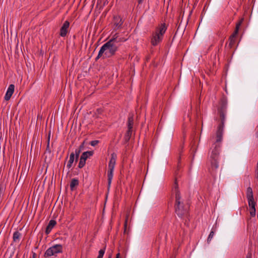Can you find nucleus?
Here are the masks:
<instances>
[{
  "mask_svg": "<svg viewBox=\"0 0 258 258\" xmlns=\"http://www.w3.org/2000/svg\"><path fill=\"white\" fill-rule=\"evenodd\" d=\"M84 145H85V141H84L79 146V147L78 148V149H80V151H82L84 149Z\"/></svg>",
  "mask_w": 258,
  "mask_h": 258,
  "instance_id": "33",
  "label": "nucleus"
},
{
  "mask_svg": "<svg viewBox=\"0 0 258 258\" xmlns=\"http://www.w3.org/2000/svg\"><path fill=\"white\" fill-rule=\"evenodd\" d=\"M134 124V117L133 114H130L128 117L127 120V129L133 130V126Z\"/></svg>",
  "mask_w": 258,
  "mask_h": 258,
  "instance_id": "15",
  "label": "nucleus"
},
{
  "mask_svg": "<svg viewBox=\"0 0 258 258\" xmlns=\"http://www.w3.org/2000/svg\"><path fill=\"white\" fill-rule=\"evenodd\" d=\"M79 157L75 156V161H75V163H76L78 161Z\"/></svg>",
  "mask_w": 258,
  "mask_h": 258,
  "instance_id": "40",
  "label": "nucleus"
},
{
  "mask_svg": "<svg viewBox=\"0 0 258 258\" xmlns=\"http://www.w3.org/2000/svg\"><path fill=\"white\" fill-rule=\"evenodd\" d=\"M238 32L239 31H238L237 30H235L234 31L233 33H232V34L230 36V38L232 39H235V38L237 37L238 34Z\"/></svg>",
  "mask_w": 258,
  "mask_h": 258,
  "instance_id": "29",
  "label": "nucleus"
},
{
  "mask_svg": "<svg viewBox=\"0 0 258 258\" xmlns=\"http://www.w3.org/2000/svg\"><path fill=\"white\" fill-rule=\"evenodd\" d=\"M216 138H217V136H216ZM221 140L220 141H218L217 139H216V143H215L211 147L212 152L210 156L211 166L209 168V171L213 176H215L216 170L218 168L217 160L218 159L220 148V143Z\"/></svg>",
  "mask_w": 258,
  "mask_h": 258,
  "instance_id": "2",
  "label": "nucleus"
},
{
  "mask_svg": "<svg viewBox=\"0 0 258 258\" xmlns=\"http://www.w3.org/2000/svg\"><path fill=\"white\" fill-rule=\"evenodd\" d=\"M111 159L108 164V170L107 173L108 176V187L110 186L111 181L113 178V172L116 163L117 156L113 153L111 154Z\"/></svg>",
  "mask_w": 258,
  "mask_h": 258,
  "instance_id": "5",
  "label": "nucleus"
},
{
  "mask_svg": "<svg viewBox=\"0 0 258 258\" xmlns=\"http://www.w3.org/2000/svg\"><path fill=\"white\" fill-rule=\"evenodd\" d=\"M150 58H151L150 55L147 56L146 57V61H149V59H150Z\"/></svg>",
  "mask_w": 258,
  "mask_h": 258,
  "instance_id": "39",
  "label": "nucleus"
},
{
  "mask_svg": "<svg viewBox=\"0 0 258 258\" xmlns=\"http://www.w3.org/2000/svg\"><path fill=\"white\" fill-rule=\"evenodd\" d=\"M173 188L175 192V212L180 218L186 217L188 215L189 206L187 204H184L181 200L176 179L175 180Z\"/></svg>",
  "mask_w": 258,
  "mask_h": 258,
  "instance_id": "1",
  "label": "nucleus"
},
{
  "mask_svg": "<svg viewBox=\"0 0 258 258\" xmlns=\"http://www.w3.org/2000/svg\"><path fill=\"white\" fill-rule=\"evenodd\" d=\"M126 226H127V220H126L125 223H124V232H126Z\"/></svg>",
  "mask_w": 258,
  "mask_h": 258,
  "instance_id": "36",
  "label": "nucleus"
},
{
  "mask_svg": "<svg viewBox=\"0 0 258 258\" xmlns=\"http://www.w3.org/2000/svg\"><path fill=\"white\" fill-rule=\"evenodd\" d=\"M119 37L118 33H115L111 39H114V40L117 39Z\"/></svg>",
  "mask_w": 258,
  "mask_h": 258,
  "instance_id": "35",
  "label": "nucleus"
},
{
  "mask_svg": "<svg viewBox=\"0 0 258 258\" xmlns=\"http://www.w3.org/2000/svg\"><path fill=\"white\" fill-rule=\"evenodd\" d=\"M229 47L231 48L235 43V39H232L229 37Z\"/></svg>",
  "mask_w": 258,
  "mask_h": 258,
  "instance_id": "27",
  "label": "nucleus"
},
{
  "mask_svg": "<svg viewBox=\"0 0 258 258\" xmlns=\"http://www.w3.org/2000/svg\"><path fill=\"white\" fill-rule=\"evenodd\" d=\"M97 112H98V113L101 114L102 113V109H101V108L97 109Z\"/></svg>",
  "mask_w": 258,
  "mask_h": 258,
  "instance_id": "38",
  "label": "nucleus"
},
{
  "mask_svg": "<svg viewBox=\"0 0 258 258\" xmlns=\"http://www.w3.org/2000/svg\"><path fill=\"white\" fill-rule=\"evenodd\" d=\"M94 152L93 151H86L82 153L81 155L80 158H82L83 159L86 161L87 159L93 155Z\"/></svg>",
  "mask_w": 258,
  "mask_h": 258,
  "instance_id": "18",
  "label": "nucleus"
},
{
  "mask_svg": "<svg viewBox=\"0 0 258 258\" xmlns=\"http://www.w3.org/2000/svg\"><path fill=\"white\" fill-rule=\"evenodd\" d=\"M46 151H48L49 153L51 152V151L49 149V137L48 138V143L46 147Z\"/></svg>",
  "mask_w": 258,
  "mask_h": 258,
  "instance_id": "34",
  "label": "nucleus"
},
{
  "mask_svg": "<svg viewBox=\"0 0 258 258\" xmlns=\"http://www.w3.org/2000/svg\"><path fill=\"white\" fill-rule=\"evenodd\" d=\"M167 29V26L166 25L165 23H162L159 26L158 28H156V33H158L159 34H160V35H162L163 36L164 34H165L166 30Z\"/></svg>",
  "mask_w": 258,
  "mask_h": 258,
  "instance_id": "12",
  "label": "nucleus"
},
{
  "mask_svg": "<svg viewBox=\"0 0 258 258\" xmlns=\"http://www.w3.org/2000/svg\"><path fill=\"white\" fill-rule=\"evenodd\" d=\"M226 110V103L222 101L218 111L220 116V123L219 124L217 130V141H220L222 139L223 131L225 119V112Z\"/></svg>",
  "mask_w": 258,
  "mask_h": 258,
  "instance_id": "3",
  "label": "nucleus"
},
{
  "mask_svg": "<svg viewBox=\"0 0 258 258\" xmlns=\"http://www.w3.org/2000/svg\"><path fill=\"white\" fill-rule=\"evenodd\" d=\"M4 193V188L2 185H0V203H1V198L3 195Z\"/></svg>",
  "mask_w": 258,
  "mask_h": 258,
  "instance_id": "30",
  "label": "nucleus"
},
{
  "mask_svg": "<svg viewBox=\"0 0 258 258\" xmlns=\"http://www.w3.org/2000/svg\"><path fill=\"white\" fill-rule=\"evenodd\" d=\"M194 156H195V154H194V155H193V157H192V160H193V159H194Z\"/></svg>",
  "mask_w": 258,
  "mask_h": 258,
  "instance_id": "45",
  "label": "nucleus"
},
{
  "mask_svg": "<svg viewBox=\"0 0 258 258\" xmlns=\"http://www.w3.org/2000/svg\"><path fill=\"white\" fill-rule=\"evenodd\" d=\"M242 21H243V19H242L240 20H239V22H238L236 23V27H235V30H237L238 31H239L240 27V26H241V24L242 23Z\"/></svg>",
  "mask_w": 258,
  "mask_h": 258,
  "instance_id": "28",
  "label": "nucleus"
},
{
  "mask_svg": "<svg viewBox=\"0 0 258 258\" xmlns=\"http://www.w3.org/2000/svg\"><path fill=\"white\" fill-rule=\"evenodd\" d=\"M116 258H120V253H117V254L116 255Z\"/></svg>",
  "mask_w": 258,
  "mask_h": 258,
  "instance_id": "42",
  "label": "nucleus"
},
{
  "mask_svg": "<svg viewBox=\"0 0 258 258\" xmlns=\"http://www.w3.org/2000/svg\"><path fill=\"white\" fill-rule=\"evenodd\" d=\"M56 222L54 220H51L49 221L48 225L47 226L45 230V233L48 234L52 229V228L56 225Z\"/></svg>",
  "mask_w": 258,
  "mask_h": 258,
  "instance_id": "13",
  "label": "nucleus"
},
{
  "mask_svg": "<svg viewBox=\"0 0 258 258\" xmlns=\"http://www.w3.org/2000/svg\"><path fill=\"white\" fill-rule=\"evenodd\" d=\"M97 1H98V3L99 2V3H101V1H102V0H97Z\"/></svg>",
  "mask_w": 258,
  "mask_h": 258,
  "instance_id": "43",
  "label": "nucleus"
},
{
  "mask_svg": "<svg viewBox=\"0 0 258 258\" xmlns=\"http://www.w3.org/2000/svg\"><path fill=\"white\" fill-rule=\"evenodd\" d=\"M132 132H133V130H130L127 129V131H126V132L124 135V140L125 143H127L130 140L132 134Z\"/></svg>",
  "mask_w": 258,
  "mask_h": 258,
  "instance_id": "20",
  "label": "nucleus"
},
{
  "mask_svg": "<svg viewBox=\"0 0 258 258\" xmlns=\"http://www.w3.org/2000/svg\"><path fill=\"white\" fill-rule=\"evenodd\" d=\"M62 252V246L61 244H55L48 248L44 254L45 257L56 256L58 253Z\"/></svg>",
  "mask_w": 258,
  "mask_h": 258,
  "instance_id": "6",
  "label": "nucleus"
},
{
  "mask_svg": "<svg viewBox=\"0 0 258 258\" xmlns=\"http://www.w3.org/2000/svg\"><path fill=\"white\" fill-rule=\"evenodd\" d=\"M108 258H111V254H110Z\"/></svg>",
  "mask_w": 258,
  "mask_h": 258,
  "instance_id": "44",
  "label": "nucleus"
},
{
  "mask_svg": "<svg viewBox=\"0 0 258 258\" xmlns=\"http://www.w3.org/2000/svg\"><path fill=\"white\" fill-rule=\"evenodd\" d=\"M105 47V54L104 56L108 58L115 54L116 52L118 50V47L117 44H115L112 42V40H109L107 42L103 44Z\"/></svg>",
  "mask_w": 258,
  "mask_h": 258,
  "instance_id": "4",
  "label": "nucleus"
},
{
  "mask_svg": "<svg viewBox=\"0 0 258 258\" xmlns=\"http://www.w3.org/2000/svg\"><path fill=\"white\" fill-rule=\"evenodd\" d=\"M163 36L160 35L156 32L153 33L152 37L151 38V44L153 46H156L157 44L161 42L163 39Z\"/></svg>",
  "mask_w": 258,
  "mask_h": 258,
  "instance_id": "7",
  "label": "nucleus"
},
{
  "mask_svg": "<svg viewBox=\"0 0 258 258\" xmlns=\"http://www.w3.org/2000/svg\"><path fill=\"white\" fill-rule=\"evenodd\" d=\"M15 89V86L13 84H11L7 90L6 94L5 96V99L6 101H8L11 98L13 95Z\"/></svg>",
  "mask_w": 258,
  "mask_h": 258,
  "instance_id": "11",
  "label": "nucleus"
},
{
  "mask_svg": "<svg viewBox=\"0 0 258 258\" xmlns=\"http://www.w3.org/2000/svg\"><path fill=\"white\" fill-rule=\"evenodd\" d=\"M81 152V151H80V149H76L75 150V152L74 153L75 156L79 157L80 154Z\"/></svg>",
  "mask_w": 258,
  "mask_h": 258,
  "instance_id": "31",
  "label": "nucleus"
},
{
  "mask_svg": "<svg viewBox=\"0 0 258 258\" xmlns=\"http://www.w3.org/2000/svg\"><path fill=\"white\" fill-rule=\"evenodd\" d=\"M113 22L114 25L117 29L120 28L121 27V26L123 24V21L120 16H114L113 18Z\"/></svg>",
  "mask_w": 258,
  "mask_h": 258,
  "instance_id": "10",
  "label": "nucleus"
},
{
  "mask_svg": "<svg viewBox=\"0 0 258 258\" xmlns=\"http://www.w3.org/2000/svg\"><path fill=\"white\" fill-rule=\"evenodd\" d=\"M69 26L70 22L68 21H66L60 29L59 35L60 36L65 37L67 35Z\"/></svg>",
  "mask_w": 258,
  "mask_h": 258,
  "instance_id": "8",
  "label": "nucleus"
},
{
  "mask_svg": "<svg viewBox=\"0 0 258 258\" xmlns=\"http://www.w3.org/2000/svg\"><path fill=\"white\" fill-rule=\"evenodd\" d=\"M215 232V230L212 229V230L211 231L210 234L209 235V236L207 239V242L209 243L210 241H211L212 239L213 238L214 233Z\"/></svg>",
  "mask_w": 258,
  "mask_h": 258,
  "instance_id": "24",
  "label": "nucleus"
},
{
  "mask_svg": "<svg viewBox=\"0 0 258 258\" xmlns=\"http://www.w3.org/2000/svg\"><path fill=\"white\" fill-rule=\"evenodd\" d=\"M143 2V0H138L139 4H141Z\"/></svg>",
  "mask_w": 258,
  "mask_h": 258,
  "instance_id": "41",
  "label": "nucleus"
},
{
  "mask_svg": "<svg viewBox=\"0 0 258 258\" xmlns=\"http://www.w3.org/2000/svg\"><path fill=\"white\" fill-rule=\"evenodd\" d=\"M180 24H179V25L177 28V30H176L175 33V34L173 37L172 41H173V40L174 39V38H175V37L177 35H178L179 36H182L183 35L184 30H185V28H183V27L180 28Z\"/></svg>",
  "mask_w": 258,
  "mask_h": 258,
  "instance_id": "16",
  "label": "nucleus"
},
{
  "mask_svg": "<svg viewBox=\"0 0 258 258\" xmlns=\"http://www.w3.org/2000/svg\"><path fill=\"white\" fill-rule=\"evenodd\" d=\"M105 47H104L103 45L101 46L100 48V49L98 52V55L95 58V60L97 61L98 59H99L100 58L102 57L103 59H104L105 58H108L107 57H105Z\"/></svg>",
  "mask_w": 258,
  "mask_h": 258,
  "instance_id": "14",
  "label": "nucleus"
},
{
  "mask_svg": "<svg viewBox=\"0 0 258 258\" xmlns=\"http://www.w3.org/2000/svg\"><path fill=\"white\" fill-rule=\"evenodd\" d=\"M79 180L77 179L73 178L70 183V189L72 191L74 190L75 187L79 185Z\"/></svg>",
  "mask_w": 258,
  "mask_h": 258,
  "instance_id": "19",
  "label": "nucleus"
},
{
  "mask_svg": "<svg viewBox=\"0 0 258 258\" xmlns=\"http://www.w3.org/2000/svg\"><path fill=\"white\" fill-rule=\"evenodd\" d=\"M110 40H112V42L115 43L117 44L118 45V47L119 48V46H120V42H124L126 40V39L124 38V37H118L117 39L114 40V39H110Z\"/></svg>",
  "mask_w": 258,
  "mask_h": 258,
  "instance_id": "21",
  "label": "nucleus"
},
{
  "mask_svg": "<svg viewBox=\"0 0 258 258\" xmlns=\"http://www.w3.org/2000/svg\"><path fill=\"white\" fill-rule=\"evenodd\" d=\"M105 249H106V246H105L103 247V248L101 249L99 251V254H98V256L97 258H103V256L104 254L105 253Z\"/></svg>",
  "mask_w": 258,
  "mask_h": 258,
  "instance_id": "26",
  "label": "nucleus"
},
{
  "mask_svg": "<svg viewBox=\"0 0 258 258\" xmlns=\"http://www.w3.org/2000/svg\"><path fill=\"white\" fill-rule=\"evenodd\" d=\"M246 258H251L250 256L249 257L248 256H247Z\"/></svg>",
  "mask_w": 258,
  "mask_h": 258,
  "instance_id": "46",
  "label": "nucleus"
},
{
  "mask_svg": "<svg viewBox=\"0 0 258 258\" xmlns=\"http://www.w3.org/2000/svg\"><path fill=\"white\" fill-rule=\"evenodd\" d=\"M85 164H86V160L83 159V158H80L79 165H78V167L79 168H82L85 166Z\"/></svg>",
  "mask_w": 258,
  "mask_h": 258,
  "instance_id": "25",
  "label": "nucleus"
},
{
  "mask_svg": "<svg viewBox=\"0 0 258 258\" xmlns=\"http://www.w3.org/2000/svg\"><path fill=\"white\" fill-rule=\"evenodd\" d=\"M246 198L247 199H253V192L252 189L250 187H248L246 190Z\"/></svg>",
  "mask_w": 258,
  "mask_h": 258,
  "instance_id": "22",
  "label": "nucleus"
},
{
  "mask_svg": "<svg viewBox=\"0 0 258 258\" xmlns=\"http://www.w3.org/2000/svg\"><path fill=\"white\" fill-rule=\"evenodd\" d=\"M248 205L250 209V214L251 217H254L255 215V205L256 203L254 201V198L253 199H247Z\"/></svg>",
  "mask_w": 258,
  "mask_h": 258,
  "instance_id": "9",
  "label": "nucleus"
},
{
  "mask_svg": "<svg viewBox=\"0 0 258 258\" xmlns=\"http://www.w3.org/2000/svg\"><path fill=\"white\" fill-rule=\"evenodd\" d=\"M21 234L18 231H15L13 234V239L14 242L19 241Z\"/></svg>",
  "mask_w": 258,
  "mask_h": 258,
  "instance_id": "23",
  "label": "nucleus"
},
{
  "mask_svg": "<svg viewBox=\"0 0 258 258\" xmlns=\"http://www.w3.org/2000/svg\"><path fill=\"white\" fill-rule=\"evenodd\" d=\"M256 178L258 179V162L257 163L256 165Z\"/></svg>",
  "mask_w": 258,
  "mask_h": 258,
  "instance_id": "37",
  "label": "nucleus"
},
{
  "mask_svg": "<svg viewBox=\"0 0 258 258\" xmlns=\"http://www.w3.org/2000/svg\"><path fill=\"white\" fill-rule=\"evenodd\" d=\"M75 161V154L74 152L71 153L70 155V159L67 165V167L70 169L72 167L73 163Z\"/></svg>",
  "mask_w": 258,
  "mask_h": 258,
  "instance_id": "17",
  "label": "nucleus"
},
{
  "mask_svg": "<svg viewBox=\"0 0 258 258\" xmlns=\"http://www.w3.org/2000/svg\"><path fill=\"white\" fill-rule=\"evenodd\" d=\"M99 143V141L98 140H94L90 142V145L92 146H95L97 145Z\"/></svg>",
  "mask_w": 258,
  "mask_h": 258,
  "instance_id": "32",
  "label": "nucleus"
}]
</instances>
